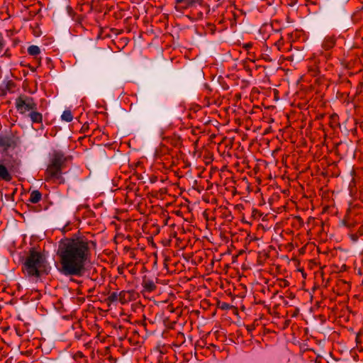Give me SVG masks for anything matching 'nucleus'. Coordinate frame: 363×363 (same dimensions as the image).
I'll list each match as a JSON object with an SVG mask.
<instances>
[{"label":"nucleus","mask_w":363,"mask_h":363,"mask_svg":"<svg viewBox=\"0 0 363 363\" xmlns=\"http://www.w3.org/2000/svg\"><path fill=\"white\" fill-rule=\"evenodd\" d=\"M62 318H63L64 319H65V320H66V319H67V315H62Z\"/></svg>","instance_id":"nucleus-23"},{"label":"nucleus","mask_w":363,"mask_h":363,"mask_svg":"<svg viewBox=\"0 0 363 363\" xmlns=\"http://www.w3.org/2000/svg\"><path fill=\"white\" fill-rule=\"evenodd\" d=\"M9 169V167L5 160H0V179L5 182H10L13 178Z\"/></svg>","instance_id":"nucleus-7"},{"label":"nucleus","mask_w":363,"mask_h":363,"mask_svg":"<svg viewBox=\"0 0 363 363\" xmlns=\"http://www.w3.org/2000/svg\"><path fill=\"white\" fill-rule=\"evenodd\" d=\"M82 356H83V355H82V352H77V353L74 355V358H77V357H80V358H82Z\"/></svg>","instance_id":"nucleus-18"},{"label":"nucleus","mask_w":363,"mask_h":363,"mask_svg":"<svg viewBox=\"0 0 363 363\" xmlns=\"http://www.w3.org/2000/svg\"><path fill=\"white\" fill-rule=\"evenodd\" d=\"M41 193L38 190H35L30 193L28 201L32 203H37L41 200Z\"/></svg>","instance_id":"nucleus-9"},{"label":"nucleus","mask_w":363,"mask_h":363,"mask_svg":"<svg viewBox=\"0 0 363 363\" xmlns=\"http://www.w3.org/2000/svg\"><path fill=\"white\" fill-rule=\"evenodd\" d=\"M335 45V40L332 37H328L325 38L323 43V47L325 50H329L333 48Z\"/></svg>","instance_id":"nucleus-11"},{"label":"nucleus","mask_w":363,"mask_h":363,"mask_svg":"<svg viewBox=\"0 0 363 363\" xmlns=\"http://www.w3.org/2000/svg\"><path fill=\"white\" fill-rule=\"evenodd\" d=\"M143 286L145 291L148 292L153 291L156 289L154 281L149 279L143 281Z\"/></svg>","instance_id":"nucleus-10"},{"label":"nucleus","mask_w":363,"mask_h":363,"mask_svg":"<svg viewBox=\"0 0 363 363\" xmlns=\"http://www.w3.org/2000/svg\"><path fill=\"white\" fill-rule=\"evenodd\" d=\"M67 226H68V223H67V224L64 226L63 229L62 230V232L63 233H65V229H66V228H67Z\"/></svg>","instance_id":"nucleus-20"},{"label":"nucleus","mask_w":363,"mask_h":363,"mask_svg":"<svg viewBox=\"0 0 363 363\" xmlns=\"http://www.w3.org/2000/svg\"><path fill=\"white\" fill-rule=\"evenodd\" d=\"M111 298L112 301L118 300V296H117V294L114 293V294H111Z\"/></svg>","instance_id":"nucleus-17"},{"label":"nucleus","mask_w":363,"mask_h":363,"mask_svg":"<svg viewBox=\"0 0 363 363\" xmlns=\"http://www.w3.org/2000/svg\"><path fill=\"white\" fill-rule=\"evenodd\" d=\"M55 308L56 309H57L58 311H60L61 308H62V301L60 300H59L56 303H55Z\"/></svg>","instance_id":"nucleus-16"},{"label":"nucleus","mask_w":363,"mask_h":363,"mask_svg":"<svg viewBox=\"0 0 363 363\" xmlns=\"http://www.w3.org/2000/svg\"><path fill=\"white\" fill-rule=\"evenodd\" d=\"M90 258L89 241L86 237L76 235L69 238V275L82 277Z\"/></svg>","instance_id":"nucleus-1"},{"label":"nucleus","mask_w":363,"mask_h":363,"mask_svg":"<svg viewBox=\"0 0 363 363\" xmlns=\"http://www.w3.org/2000/svg\"><path fill=\"white\" fill-rule=\"evenodd\" d=\"M5 47V40L2 33L0 32V52L3 51Z\"/></svg>","instance_id":"nucleus-14"},{"label":"nucleus","mask_w":363,"mask_h":363,"mask_svg":"<svg viewBox=\"0 0 363 363\" xmlns=\"http://www.w3.org/2000/svg\"><path fill=\"white\" fill-rule=\"evenodd\" d=\"M69 281H74V280L72 279H69Z\"/></svg>","instance_id":"nucleus-24"},{"label":"nucleus","mask_w":363,"mask_h":363,"mask_svg":"<svg viewBox=\"0 0 363 363\" xmlns=\"http://www.w3.org/2000/svg\"><path fill=\"white\" fill-rule=\"evenodd\" d=\"M69 121H71L72 120V116H71V114L69 113Z\"/></svg>","instance_id":"nucleus-22"},{"label":"nucleus","mask_w":363,"mask_h":363,"mask_svg":"<svg viewBox=\"0 0 363 363\" xmlns=\"http://www.w3.org/2000/svg\"><path fill=\"white\" fill-rule=\"evenodd\" d=\"M20 143V138L12 134L6 135H0V147L4 150L9 148H14Z\"/></svg>","instance_id":"nucleus-6"},{"label":"nucleus","mask_w":363,"mask_h":363,"mask_svg":"<svg viewBox=\"0 0 363 363\" xmlns=\"http://www.w3.org/2000/svg\"><path fill=\"white\" fill-rule=\"evenodd\" d=\"M174 1H175L176 4H180L183 3L185 0H174Z\"/></svg>","instance_id":"nucleus-19"},{"label":"nucleus","mask_w":363,"mask_h":363,"mask_svg":"<svg viewBox=\"0 0 363 363\" xmlns=\"http://www.w3.org/2000/svg\"><path fill=\"white\" fill-rule=\"evenodd\" d=\"M61 117H62V120H64L65 121H68V110L64 111Z\"/></svg>","instance_id":"nucleus-15"},{"label":"nucleus","mask_w":363,"mask_h":363,"mask_svg":"<svg viewBox=\"0 0 363 363\" xmlns=\"http://www.w3.org/2000/svg\"><path fill=\"white\" fill-rule=\"evenodd\" d=\"M252 45L251 44H246L245 47L246 48H251Z\"/></svg>","instance_id":"nucleus-21"},{"label":"nucleus","mask_w":363,"mask_h":363,"mask_svg":"<svg viewBox=\"0 0 363 363\" xmlns=\"http://www.w3.org/2000/svg\"><path fill=\"white\" fill-rule=\"evenodd\" d=\"M57 268L65 275H68V238H64L59 241L56 252Z\"/></svg>","instance_id":"nucleus-4"},{"label":"nucleus","mask_w":363,"mask_h":363,"mask_svg":"<svg viewBox=\"0 0 363 363\" xmlns=\"http://www.w3.org/2000/svg\"><path fill=\"white\" fill-rule=\"evenodd\" d=\"M28 53L32 56H36L40 53V50L37 45H30L28 48Z\"/></svg>","instance_id":"nucleus-12"},{"label":"nucleus","mask_w":363,"mask_h":363,"mask_svg":"<svg viewBox=\"0 0 363 363\" xmlns=\"http://www.w3.org/2000/svg\"><path fill=\"white\" fill-rule=\"evenodd\" d=\"M15 106L18 112L21 114H24L28 111L30 112L33 109H37V104L33 98L24 94H21L16 99Z\"/></svg>","instance_id":"nucleus-5"},{"label":"nucleus","mask_w":363,"mask_h":363,"mask_svg":"<svg viewBox=\"0 0 363 363\" xmlns=\"http://www.w3.org/2000/svg\"><path fill=\"white\" fill-rule=\"evenodd\" d=\"M67 157L59 151H54L50 155L49 163L45 172V180L59 184L64 183L62 169L66 167Z\"/></svg>","instance_id":"nucleus-3"},{"label":"nucleus","mask_w":363,"mask_h":363,"mask_svg":"<svg viewBox=\"0 0 363 363\" xmlns=\"http://www.w3.org/2000/svg\"><path fill=\"white\" fill-rule=\"evenodd\" d=\"M22 270L29 277L40 278L43 274H47L45 257L40 252L31 248L23 264Z\"/></svg>","instance_id":"nucleus-2"},{"label":"nucleus","mask_w":363,"mask_h":363,"mask_svg":"<svg viewBox=\"0 0 363 363\" xmlns=\"http://www.w3.org/2000/svg\"><path fill=\"white\" fill-rule=\"evenodd\" d=\"M28 116L33 123H41L43 121V115L37 109H33Z\"/></svg>","instance_id":"nucleus-8"},{"label":"nucleus","mask_w":363,"mask_h":363,"mask_svg":"<svg viewBox=\"0 0 363 363\" xmlns=\"http://www.w3.org/2000/svg\"><path fill=\"white\" fill-rule=\"evenodd\" d=\"M127 294L125 291H121L118 295V301L121 303H125L127 301L125 299V295Z\"/></svg>","instance_id":"nucleus-13"}]
</instances>
